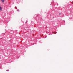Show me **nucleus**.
Returning <instances> with one entry per match:
<instances>
[{
  "label": "nucleus",
  "mask_w": 73,
  "mask_h": 73,
  "mask_svg": "<svg viewBox=\"0 0 73 73\" xmlns=\"http://www.w3.org/2000/svg\"><path fill=\"white\" fill-rule=\"evenodd\" d=\"M72 4H73V2H72Z\"/></svg>",
  "instance_id": "423d86ee"
},
{
  "label": "nucleus",
  "mask_w": 73,
  "mask_h": 73,
  "mask_svg": "<svg viewBox=\"0 0 73 73\" xmlns=\"http://www.w3.org/2000/svg\"><path fill=\"white\" fill-rule=\"evenodd\" d=\"M9 70H7V71L8 72V71H9Z\"/></svg>",
  "instance_id": "39448f33"
},
{
  "label": "nucleus",
  "mask_w": 73,
  "mask_h": 73,
  "mask_svg": "<svg viewBox=\"0 0 73 73\" xmlns=\"http://www.w3.org/2000/svg\"><path fill=\"white\" fill-rule=\"evenodd\" d=\"M1 1L2 3H4V1H5V0H1Z\"/></svg>",
  "instance_id": "f257e3e1"
},
{
  "label": "nucleus",
  "mask_w": 73,
  "mask_h": 73,
  "mask_svg": "<svg viewBox=\"0 0 73 73\" xmlns=\"http://www.w3.org/2000/svg\"><path fill=\"white\" fill-rule=\"evenodd\" d=\"M56 33H56V32H54V34H56Z\"/></svg>",
  "instance_id": "7ed1b4c3"
},
{
  "label": "nucleus",
  "mask_w": 73,
  "mask_h": 73,
  "mask_svg": "<svg viewBox=\"0 0 73 73\" xmlns=\"http://www.w3.org/2000/svg\"><path fill=\"white\" fill-rule=\"evenodd\" d=\"M19 11V10H17V11Z\"/></svg>",
  "instance_id": "0eeeda50"
},
{
  "label": "nucleus",
  "mask_w": 73,
  "mask_h": 73,
  "mask_svg": "<svg viewBox=\"0 0 73 73\" xmlns=\"http://www.w3.org/2000/svg\"><path fill=\"white\" fill-rule=\"evenodd\" d=\"M15 9H17V7H15Z\"/></svg>",
  "instance_id": "20e7f679"
},
{
  "label": "nucleus",
  "mask_w": 73,
  "mask_h": 73,
  "mask_svg": "<svg viewBox=\"0 0 73 73\" xmlns=\"http://www.w3.org/2000/svg\"><path fill=\"white\" fill-rule=\"evenodd\" d=\"M1 10H2V8L1 7H0V11H1Z\"/></svg>",
  "instance_id": "f03ea898"
}]
</instances>
